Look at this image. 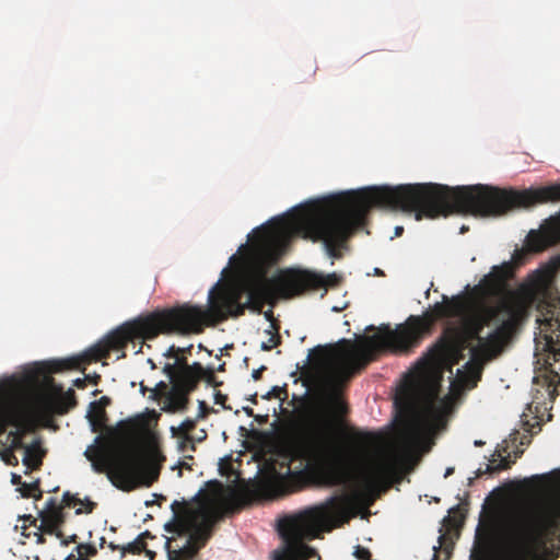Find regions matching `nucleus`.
I'll return each instance as SVG.
<instances>
[{
  "label": "nucleus",
  "instance_id": "nucleus-59",
  "mask_svg": "<svg viewBox=\"0 0 560 560\" xmlns=\"http://www.w3.org/2000/svg\"><path fill=\"white\" fill-rule=\"evenodd\" d=\"M13 459L9 462L11 465H18V458L15 456H12Z\"/></svg>",
  "mask_w": 560,
  "mask_h": 560
},
{
  "label": "nucleus",
  "instance_id": "nucleus-42",
  "mask_svg": "<svg viewBox=\"0 0 560 560\" xmlns=\"http://www.w3.org/2000/svg\"><path fill=\"white\" fill-rule=\"evenodd\" d=\"M11 482H12V485L18 486V488H19V487H22L24 481H22V477L20 475L12 474Z\"/></svg>",
  "mask_w": 560,
  "mask_h": 560
},
{
  "label": "nucleus",
  "instance_id": "nucleus-22",
  "mask_svg": "<svg viewBox=\"0 0 560 560\" xmlns=\"http://www.w3.org/2000/svg\"><path fill=\"white\" fill-rule=\"evenodd\" d=\"M523 454V451L521 450H517L514 452V458H517L520 457L521 455ZM510 453H508V446L504 447L501 451H498V457H500V459H497V458H492L490 459V463L486 466V470L485 472H488V474H494V472H498L500 470H503V469H508L511 467V465L514 463L515 459L511 460L510 459Z\"/></svg>",
  "mask_w": 560,
  "mask_h": 560
},
{
  "label": "nucleus",
  "instance_id": "nucleus-18",
  "mask_svg": "<svg viewBox=\"0 0 560 560\" xmlns=\"http://www.w3.org/2000/svg\"><path fill=\"white\" fill-rule=\"evenodd\" d=\"M395 474V464L387 457L374 459L357 477V486L363 492L375 490Z\"/></svg>",
  "mask_w": 560,
  "mask_h": 560
},
{
  "label": "nucleus",
  "instance_id": "nucleus-26",
  "mask_svg": "<svg viewBox=\"0 0 560 560\" xmlns=\"http://www.w3.org/2000/svg\"><path fill=\"white\" fill-rule=\"evenodd\" d=\"M353 442L362 450L373 447L377 441V436L372 432L355 431L351 435Z\"/></svg>",
  "mask_w": 560,
  "mask_h": 560
},
{
  "label": "nucleus",
  "instance_id": "nucleus-57",
  "mask_svg": "<svg viewBox=\"0 0 560 560\" xmlns=\"http://www.w3.org/2000/svg\"><path fill=\"white\" fill-rule=\"evenodd\" d=\"M109 548H110L112 550H116V549L121 550V546H116V545H114L113 542H110V544H109Z\"/></svg>",
  "mask_w": 560,
  "mask_h": 560
},
{
  "label": "nucleus",
  "instance_id": "nucleus-24",
  "mask_svg": "<svg viewBox=\"0 0 560 560\" xmlns=\"http://www.w3.org/2000/svg\"><path fill=\"white\" fill-rule=\"evenodd\" d=\"M100 402H91L88 411V419L93 432H98L106 425L107 415Z\"/></svg>",
  "mask_w": 560,
  "mask_h": 560
},
{
  "label": "nucleus",
  "instance_id": "nucleus-29",
  "mask_svg": "<svg viewBox=\"0 0 560 560\" xmlns=\"http://www.w3.org/2000/svg\"><path fill=\"white\" fill-rule=\"evenodd\" d=\"M75 551L78 556L71 553L65 560H88L89 557H94L97 553L95 546L90 544H79Z\"/></svg>",
  "mask_w": 560,
  "mask_h": 560
},
{
  "label": "nucleus",
  "instance_id": "nucleus-3",
  "mask_svg": "<svg viewBox=\"0 0 560 560\" xmlns=\"http://www.w3.org/2000/svg\"><path fill=\"white\" fill-rule=\"evenodd\" d=\"M472 302L467 306L460 328H446L443 336L430 349L429 358L432 364H457L464 358L463 352L471 347H481L488 342L495 332L492 330L487 337L481 332L485 327L500 322L497 328L510 323L509 341L527 320L530 310L537 300V292L533 285L522 284L515 291H509L502 300L491 304L485 299L472 295Z\"/></svg>",
  "mask_w": 560,
  "mask_h": 560
},
{
  "label": "nucleus",
  "instance_id": "nucleus-51",
  "mask_svg": "<svg viewBox=\"0 0 560 560\" xmlns=\"http://www.w3.org/2000/svg\"><path fill=\"white\" fill-rule=\"evenodd\" d=\"M179 448L182 452H185L187 450H190V443L183 444V440L179 443Z\"/></svg>",
  "mask_w": 560,
  "mask_h": 560
},
{
  "label": "nucleus",
  "instance_id": "nucleus-30",
  "mask_svg": "<svg viewBox=\"0 0 560 560\" xmlns=\"http://www.w3.org/2000/svg\"><path fill=\"white\" fill-rule=\"evenodd\" d=\"M171 387L164 381L159 382L153 388L150 389V398L153 400H159L161 398H166L170 393Z\"/></svg>",
  "mask_w": 560,
  "mask_h": 560
},
{
  "label": "nucleus",
  "instance_id": "nucleus-13",
  "mask_svg": "<svg viewBox=\"0 0 560 560\" xmlns=\"http://www.w3.org/2000/svg\"><path fill=\"white\" fill-rule=\"evenodd\" d=\"M514 266L505 261L499 266H493L490 273L486 275L480 282L471 290L472 295L488 301L489 298L503 296L510 291L506 289V281L513 277Z\"/></svg>",
  "mask_w": 560,
  "mask_h": 560
},
{
  "label": "nucleus",
  "instance_id": "nucleus-54",
  "mask_svg": "<svg viewBox=\"0 0 560 560\" xmlns=\"http://www.w3.org/2000/svg\"><path fill=\"white\" fill-rule=\"evenodd\" d=\"M151 388H148L147 386L143 385V383H140V390L142 394H145L147 390L150 392Z\"/></svg>",
  "mask_w": 560,
  "mask_h": 560
},
{
  "label": "nucleus",
  "instance_id": "nucleus-23",
  "mask_svg": "<svg viewBox=\"0 0 560 560\" xmlns=\"http://www.w3.org/2000/svg\"><path fill=\"white\" fill-rule=\"evenodd\" d=\"M174 364H176V368L179 370L178 378H185L187 376V380H198L202 371V364L199 362L188 364L186 355L178 354L175 358Z\"/></svg>",
  "mask_w": 560,
  "mask_h": 560
},
{
  "label": "nucleus",
  "instance_id": "nucleus-32",
  "mask_svg": "<svg viewBox=\"0 0 560 560\" xmlns=\"http://www.w3.org/2000/svg\"><path fill=\"white\" fill-rule=\"evenodd\" d=\"M288 397L287 386H273L270 392H268L262 398L271 399V398H280L285 399Z\"/></svg>",
  "mask_w": 560,
  "mask_h": 560
},
{
  "label": "nucleus",
  "instance_id": "nucleus-25",
  "mask_svg": "<svg viewBox=\"0 0 560 560\" xmlns=\"http://www.w3.org/2000/svg\"><path fill=\"white\" fill-rule=\"evenodd\" d=\"M197 421H198L197 418L196 419L187 418L179 424V427L171 428V431L174 436H179L183 439V444L190 443V451H195L194 439H192L191 432L196 429Z\"/></svg>",
  "mask_w": 560,
  "mask_h": 560
},
{
  "label": "nucleus",
  "instance_id": "nucleus-50",
  "mask_svg": "<svg viewBox=\"0 0 560 560\" xmlns=\"http://www.w3.org/2000/svg\"><path fill=\"white\" fill-rule=\"evenodd\" d=\"M88 377H89L88 381H91L95 385L98 383V381L101 378V376L97 374H95L94 376H88Z\"/></svg>",
  "mask_w": 560,
  "mask_h": 560
},
{
  "label": "nucleus",
  "instance_id": "nucleus-37",
  "mask_svg": "<svg viewBox=\"0 0 560 560\" xmlns=\"http://www.w3.org/2000/svg\"><path fill=\"white\" fill-rule=\"evenodd\" d=\"M198 407H199V411L197 415L198 420L205 419L212 411V408H210L203 400H199Z\"/></svg>",
  "mask_w": 560,
  "mask_h": 560
},
{
  "label": "nucleus",
  "instance_id": "nucleus-64",
  "mask_svg": "<svg viewBox=\"0 0 560 560\" xmlns=\"http://www.w3.org/2000/svg\"><path fill=\"white\" fill-rule=\"evenodd\" d=\"M250 400H252L254 404H256V402H257V400H256V395H254L253 397H250Z\"/></svg>",
  "mask_w": 560,
  "mask_h": 560
},
{
  "label": "nucleus",
  "instance_id": "nucleus-2",
  "mask_svg": "<svg viewBox=\"0 0 560 560\" xmlns=\"http://www.w3.org/2000/svg\"><path fill=\"white\" fill-rule=\"evenodd\" d=\"M472 296L458 294L443 296L423 317L411 315L405 324L392 329L382 326L377 334L365 336L358 345L343 339L340 350L317 346L311 350L308 359L300 370L304 387L318 389L329 409L328 417H319L312 410H303L291 438V446L298 457L316 466L327 486H339L346 481L340 469L343 460V447L339 440L335 419L348 412L347 404L340 395L342 382L355 372L364 369L383 351L404 353L417 347L424 331L439 319L465 315Z\"/></svg>",
  "mask_w": 560,
  "mask_h": 560
},
{
  "label": "nucleus",
  "instance_id": "nucleus-63",
  "mask_svg": "<svg viewBox=\"0 0 560 560\" xmlns=\"http://www.w3.org/2000/svg\"><path fill=\"white\" fill-rule=\"evenodd\" d=\"M224 365H225L224 363L219 365L218 371H224Z\"/></svg>",
  "mask_w": 560,
  "mask_h": 560
},
{
  "label": "nucleus",
  "instance_id": "nucleus-17",
  "mask_svg": "<svg viewBox=\"0 0 560 560\" xmlns=\"http://www.w3.org/2000/svg\"><path fill=\"white\" fill-rule=\"evenodd\" d=\"M38 517L40 518V524H37V518L32 515H23L20 518L25 523L27 522L28 527H34L48 535H55L57 538L62 537L60 527L65 524L66 516L63 506L58 503L57 499L49 498L46 501L45 509L39 511Z\"/></svg>",
  "mask_w": 560,
  "mask_h": 560
},
{
  "label": "nucleus",
  "instance_id": "nucleus-55",
  "mask_svg": "<svg viewBox=\"0 0 560 560\" xmlns=\"http://www.w3.org/2000/svg\"><path fill=\"white\" fill-rule=\"evenodd\" d=\"M453 472H454V468H453V467H448V468L446 469V471H445V475H444V476H445V477H448V476H451Z\"/></svg>",
  "mask_w": 560,
  "mask_h": 560
},
{
  "label": "nucleus",
  "instance_id": "nucleus-16",
  "mask_svg": "<svg viewBox=\"0 0 560 560\" xmlns=\"http://www.w3.org/2000/svg\"><path fill=\"white\" fill-rule=\"evenodd\" d=\"M75 406V393L69 388L59 396L38 395L33 399L31 408L38 419L49 421L54 415H65Z\"/></svg>",
  "mask_w": 560,
  "mask_h": 560
},
{
  "label": "nucleus",
  "instance_id": "nucleus-27",
  "mask_svg": "<svg viewBox=\"0 0 560 560\" xmlns=\"http://www.w3.org/2000/svg\"><path fill=\"white\" fill-rule=\"evenodd\" d=\"M18 491L21 493L23 498H34L35 500H40L43 497V491L40 490V480L36 479L33 482H23L22 487L18 488Z\"/></svg>",
  "mask_w": 560,
  "mask_h": 560
},
{
  "label": "nucleus",
  "instance_id": "nucleus-28",
  "mask_svg": "<svg viewBox=\"0 0 560 560\" xmlns=\"http://www.w3.org/2000/svg\"><path fill=\"white\" fill-rule=\"evenodd\" d=\"M269 335L268 341L261 343V350L270 351L281 343V336L279 335V325L276 323L271 324V328L266 330Z\"/></svg>",
  "mask_w": 560,
  "mask_h": 560
},
{
  "label": "nucleus",
  "instance_id": "nucleus-46",
  "mask_svg": "<svg viewBox=\"0 0 560 560\" xmlns=\"http://www.w3.org/2000/svg\"><path fill=\"white\" fill-rule=\"evenodd\" d=\"M451 512H453V513L455 514L454 518H456V517H457V514H458V515H459V518H460V520H459V523H460V522H463L464 515H463V514H460V508H459V505H457V506L453 508V509L451 510Z\"/></svg>",
  "mask_w": 560,
  "mask_h": 560
},
{
  "label": "nucleus",
  "instance_id": "nucleus-7",
  "mask_svg": "<svg viewBox=\"0 0 560 560\" xmlns=\"http://www.w3.org/2000/svg\"><path fill=\"white\" fill-rule=\"evenodd\" d=\"M171 509L173 520L165 524V530L185 537V542L173 548L175 539L166 540L168 560H192L211 537L215 513L186 501H174Z\"/></svg>",
  "mask_w": 560,
  "mask_h": 560
},
{
  "label": "nucleus",
  "instance_id": "nucleus-1",
  "mask_svg": "<svg viewBox=\"0 0 560 560\" xmlns=\"http://www.w3.org/2000/svg\"><path fill=\"white\" fill-rule=\"evenodd\" d=\"M373 207L415 212L418 221L453 213L500 217L516 209L511 189L482 184L456 187L435 183L374 186L331 196L254 230V240L243 258L244 287L249 291L250 302L262 307L275 296L288 299L306 290L339 285L342 277L335 272L290 271L269 278L268 271L285 254L293 235L314 243L322 242L329 257L340 258V249L364 225Z\"/></svg>",
  "mask_w": 560,
  "mask_h": 560
},
{
  "label": "nucleus",
  "instance_id": "nucleus-60",
  "mask_svg": "<svg viewBox=\"0 0 560 560\" xmlns=\"http://www.w3.org/2000/svg\"><path fill=\"white\" fill-rule=\"evenodd\" d=\"M13 459L9 462L11 465H18V458L15 456H12Z\"/></svg>",
  "mask_w": 560,
  "mask_h": 560
},
{
  "label": "nucleus",
  "instance_id": "nucleus-9",
  "mask_svg": "<svg viewBox=\"0 0 560 560\" xmlns=\"http://www.w3.org/2000/svg\"><path fill=\"white\" fill-rule=\"evenodd\" d=\"M511 189L516 209L528 208L538 203L560 201V184L528 188L523 190ZM528 243L533 250L541 252L547 247L560 243V212L550 217L540 232H530ZM560 264V256L553 259V268Z\"/></svg>",
  "mask_w": 560,
  "mask_h": 560
},
{
  "label": "nucleus",
  "instance_id": "nucleus-48",
  "mask_svg": "<svg viewBox=\"0 0 560 560\" xmlns=\"http://www.w3.org/2000/svg\"><path fill=\"white\" fill-rule=\"evenodd\" d=\"M94 506H95L94 502L86 500L85 512L91 513L93 511Z\"/></svg>",
  "mask_w": 560,
  "mask_h": 560
},
{
  "label": "nucleus",
  "instance_id": "nucleus-49",
  "mask_svg": "<svg viewBox=\"0 0 560 560\" xmlns=\"http://www.w3.org/2000/svg\"><path fill=\"white\" fill-rule=\"evenodd\" d=\"M191 349H192V346H189V347H186V348H179V354L180 355H185L187 353H190Z\"/></svg>",
  "mask_w": 560,
  "mask_h": 560
},
{
  "label": "nucleus",
  "instance_id": "nucleus-5",
  "mask_svg": "<svg viewBox=\"0 0 560 560\" xmlns=\"http://www.w3.org/2000/svg\"><path fill=\"white\" fill-rule=\"evenodd\" d=\"M352 516L351 499L346 494H337L284 518L278 526L283 546L273 552V560H310L314 557L320 560L317 550L305 541L342 526Z\"/></svg>",
  "mask_w": 560,
  "mask_h": 560
},
{
  "label": "nucleus",
  "instance_id": "nucleus-6",
  "mask_svg": "<svg viewBox=\"0 0 560 560\" xmlns=\"http://www.w3.org/2000/svg\"><path fill=\"white\" fill-rule=\"evenodd\" d=\"M143 430L144 423L138 418L121 420L107 431L112 439L124 445L125 453L114 455L105 445H91L84 452L93 470L106 474L108 480L122 491L149 487L159 478V469L154 465H144L138 458L137 442Z\"/></svg>",
  "mask_w": 560,
  "mask_h": 560
},
{
  "label": "nucleus",
  "instance_id": "nucleus-61",
  "mask_svg": "<svg viewBox=\"0 0 560 560\" xmlns=\"http://www.w3.org/2000/svg\"><path fill=\"white\" fill-rule=\"evenodd\" d=\"M148 362L150 363L151 369H155L156 368L155 363L153 362L152 359H149Z\"/></svg>",
  "mask_w": 560,
  "mask_h": 560
},
{
  "label": "nucleus",
  "instance_id": "nucleus-45",
  "mask_svg": "<svg viewBox=\"0 0 560 560\" xmlns=\"http://www.w3.org/2000/svg\"><path fill=\"white\" fill-rule=\"evenodd\" d=\"M94 402H100L101 404L100 406H103V409H105L106 406H108L110 404V399L107 396H103L100 398V400H95Z\"/></svg>",
  "mask_w": 560,
  "mask_h": 560
},
{
  "label": "nucleus",
  "instance_id": "nucleus-10",
  "mask_svg": "<svg viewBox=\"0 0 560 560\" xmlns=\"http://www.w3.org/2000/svg\"><path fill=\"white\" fill-rule=\"evenodd\" d=\"M511 324L508 323L501 328H495V332L491 336L490 340L481 347L470 348V360L464 365L465 373L460 375V380L466 386L472 388L481 378L483 364L497 358L503 348L509 343V331Z\"/></svg>",
  "mask_w": 560,
  "mask_h": 560
},
{
  "label": "nucleus",
  "instance_id": "nucleus-56",
  "mask_svg": "<svg viewBox=\"0 0 560 560\" xmlns=\"http://www.w3.org/2000/svg\"><path fill=\"white\" fill-rule=\"evenodd\" d=\"M518 435H520L518 432H515L514 434L511 435V440H512L513 443H515L517 441Z\"/></svg>",
  "mask_w": 560,
  "mask_h": 560
},
{
  "label": "nucleus",
  "instance_id": "nucleus-19",
  "mask_svg": "<svg viewBox=\"0 0 560 560\" xmlns=\"http://www.w3.org/2000/svg\"><path fill=\"white\" fill-rule=\"evenodd\" d=\"M198 386V380L177 378L172 383L170 393L167 394L162 410L165 412H177L187 409L189 395Z\"/></svg>",
  "mask_w": 560,
  "mask_h": 560
},
{
  "label": "nucleus",
  "instance_id": "nucleus-21",
  "mask_svg": "<svg viewBox=\"0 0 560 560\" xmlns=\"http://www.w3.org/2000/svg\"><path fill=\"white\" fill-rule=\"evenodd\" d=\"M153 539V536L149 530L141 533L133 541L121 546L122 556L126 553L140 555L141 552H145V555L152 560L155 556V552L149 550L147 548V539Z\"/></svg>",
  "mask_w": 560,
  "mask_h": 560
},
{
  "label": "nucleus",
  "instance_id": "nucleus-34",
  "mask_svg": "<svg viewBox=\"0 0 560 560\" xmlns=\"http://www.w3.org/2000/svg\"><path fill=\"white\" fill-rule=\"evenodd\" d=\"M28 524L26 525L25 523L22 525V529H23V535L26 536V537H31L32 535L36 537V544L38 545H43L46 542V538L44 537V534L45 533H42L40 530L36 529L34 533H26V530L28 529Z\"/></svg>",
  "mask_w": 560,
  "mask_h": 560
},
{
  "label": "nucleus",
  "instance_id": "nucleus-44",
  "mask_svg": "<svg viewBox=\"0 0 560 560\" xmlns=\"http://www.w3.org/2000/svg\"><path fill=\"white\" fill-rule=\"evenodd\" d=\"M195 442H202L207 439V432L205 430H200L196 436H192Z\"/></svg>",
  "mask_w": 560,
  "mask_h": 560
},
{
  "label": "nucleus",
  "instance_id": "nucleus-8",
  "mask_svg": "<svg viewBox=\"0 0 560 560\" xmlns=\"http://www.w3.org/2000/svg\"><path fill=\"white\" fill-rule=\"evenodd\" d=\"M560 306V296L548 294L544 301L537 305V310H546V315L537 318L540 331L535 337V372L534 383L542 380V385L547 386L551 395L560 384V375L552 369L553 362L560 361V335L553 334L560 328V318L555 317V310Z\"/></svg>",
  "mask_w": 560,
  "mask_h": 560
},
{
  "label": "nucleus",
  "instance_id": "nucleus-52",
  "mask_svg": "<svg viewBox=\"0 0 560 560\" xmlns=\"http://www.w3.org/2000/svg\"><path fill=\"white\" fill-rule=\"evenodd\" d=\"M402 232H404V228L402 226H397L395 229L396 236H400Z\"/></svg>",
  "mask_w": 560,
  "mask_h": 560
},
{
  "label": "nucleus",
  "instance_id": "nucleus-12",
  "mask_svg": "<svg viewBox=\"0 0 560 560\" xmlns=\"http://www.w3.org/2000/svg\"><path fill=\"white\" fill-rule=\"evenodd\" d=\"M395 405L408 415H416L423 409L427 412H434V405L429 393L420 380L415 376L409 377L398 389Z\"/></svg>",
  "mask_w": 560,
  "mask_h": 560
},
{
  "label": "nucleus",
  "instance_id": "nucleus-15",
  "mask_svg": "<svg viewBox=\"0 0 560 560\" xmlns=\"http://www.w3.org/2000/svg\"><path fill=\"white\" fill-rule=\"evenodd\" d=\"M109 354L110 352L108 348L106 347L105 342L102 341L91 347L82 354L45 362L43 366L36 371V374H54L67 370L80 369L82 364H89L91 362H96L102 359H107Z\"/></svg>",
  "mask_w": 560,
  "mask_h": 560
},
{
  "label": "nucleus",
  "instance_id": "nucleus-4",
  "mask_svg": "<svg viewBox=\"0 0 560 560\" xmlns=\"http://www.w3.org/2000/svg\"><path fill=\"white\" fill-rule=\"evenodd\" d=\"M247 293L249 291L245 288ZM243 292L230 284L217 282L209 291L208 307L182 304L172 308L151 313L147 316L151 326V336L200 334L209 325H215L229 317H240L246 308L260 311L257 304L248 299L242 303Z\"/></svg>",
  "mask_w": 560,
  "mask_h": 560
},
{
  "label": "nucleus",
  "instance_id": "nucleus-31",
  "mask_svg": "<svg viewBox=\"0 0 560 560\" xmlns=\"http://www.w3.org/2000/svg\"><path fill=\"white\" fill-rule=\"evenodd\" d=\"M203 380L207 382V384L213 386V387H218L220 386L222 383L221 382H218L217 377H215V374H214V370L211 369V368H203L202 366V371L200 372V376H198V383Z\"/></svg>",
  "mask_w": 560,
  "mask_h": 560
},
{
  "label": "nucleus",
  "instance_id": "nucleus-35",
  "mask_svg": "<svg viewBox=\"0 0 560 560\" xmlns=\"http://www.w3.org/2000/svg\"><path fill=\"white\" fill-rule=\"evenodd\" d=\"M353 556L359 560H372L371 551L360 545L354 548Z\"/></svg>",
  "mask_w": 560,
  "mask_h": 560
},
{
  "label": "nucleus",
  "instance_id": "nucleus-36",
  "mask_svg": "<svg viewBox=\"0 0 560 560\" xmlns=\"http://www.w3.org/2000/svg\"><path fill=\"white\" fill-rule=\"evenodd\" d=\"M62 503L65 506L72 508L77 504H82L83 502L77 498L75 495L71 494L70 492H65L62 497Z\"/></svg>",
  "mask_w": 560,
  "mask_h": 560
},
{
  "label": "nucleus",
  "instance_id": "nucleus-41",
  "mask_svg": "<svg viewBox=\"0 0 560 560\" xmlns=\"http://www.w3.org/2000/svg\"><path fill=\"white\" fill-rule=\"evenodd\" d=\"M266 370V366L262 365L260 366L259 369H256L253 371L252 373V377L255 380V381H259L261 378V374L262 372Z\"/></svg>",
  "mask_w": 560,
  "mask_h": 560
},
{
  "label": "nucleus",
  "instance_id": "nucleus-47",
  "mask_svg": "<svg viewBox=\"0 0 560 560\" xmlns=\"http://www.w3.org/2000/svg\"><path fill=\"white\" fill-rule=\"evenodd\" d=\"M530 443V438L526 434H523L520 440L521 445H528Z\"/></svg>",
  "mask_w": 560,
  "mask_h": 560
},
{
  "label": "nucleus",
  "instance_id": "nucleus-62",
  "mask_svg": "<svg viewBox=\"0 0 560 560\" xmlns=\"http://www.w3.org/2000/svg\"><path fill=\"white\" fill-rule=\"evenodd\" d=\"M445 539V536L444 535H441L439 537V542H440V547L443 545V540Z\"/></svg>",
  "mask_w": 560,
  "mask_h": 560
},
{
  "label": "nucleus",
  "instance_id": "nucleus-33",
  "mask_svg": "<svg viewBox=\"0 0 560 560\" xmlns=\"http://www.w3.org/2000/svg\"><path fill=\"white\" fill-rule=\"evenodd\" d=\"M163 373L170 378L171 384L175 382V380L179 376V370L176 368L174 363H166L163 366Z\"/></svg>",
  "mask_w": 560,
  "mask_h": 560
},
{
  "label": "nucleus",
  "instance_id": "nucleus-39",
  "mask_svg": "<svg viewBox=\"0 0 560 560\" xmlns=\"http://www.w3.org/2000/svg\"><path fill=\"white\" fill-rule=\"evenodd\" d=\"M179 354V347H175L174 345L171 346L166 352L164 353V357L171 359V358H176L177 355Z\"/></svg>",
  "mask_w": 560,
  "mask_h": 560
},
{
  "label": "nucleus",
  "instance_id": "nucleus-40",
  "mask_svg": "<svg viewBox=\"0 0 560 560\" xmlns=\"http://www.w3.org/2000/svg\"><path fill=\"white\" fill-rule=\"evenodd\" d=\"M60 539H61V545L62 546H68L71 542H75L77 539H78V536L75 534H73V535H71L69 537H63L62 536Z\"/></svg>",
  "mask_w": 560,
  "mask_h": 560
},
{
  "label": "nucleus",
  "instance_id": "nucleus-14",
  "mask_svg": "<svg viewBox=\"0 0 560 560\" xmlns=\"http://www.w3.org/2000/svg\"><path fill=\"white\" fill-rule=\"evenodd\" d=\"M9 425L16 428V430L10 431L8 434L11 448H25L26 445L23 442V438L28 429L23 422L21 415L11 405L7 388L0 387V436L7 431Z\"/></svg>",
  "mask_w": 560,
  "mask_h": 560
},
{
  "label": "nucleus",
  "instance_id": "nucleus-11",
  "mask_svg": "<svg viewBox=\"0 0 560 560\" xmlns=\"http://www.w3.org/2000/svg\"><path fill=\"white\" fill-rule=\"evenodd\" d=\"M150 339H153V336H151V326L145 316L121 325L108 334L104 342L112 352L122 350L130 342L133 346L139 345V349H141L143 341ZM139 351L137 350V352Z\"/></svg>",
  "mask_w": 560,
  "mask_h": 560
},
{
  "label": "nucleus",
  "instance_id": "nucleus-20",
  "mask_svg": "<svg viewBox=\"0 0 560 560\" xmlns=\"http://www.w3.org/2000/svg\"><path fill=\"white\" fill-rule=\"evenodd\" d=\"M24 451L22 463L26 467L24 474L28 475L31 471L38 470L40 468L46 452L40 447L39 440H36L31 445L25 446Z\"/></svg>",
  "mask_w": 560,
  "mask_h": 560
},
{
  "label": "nucleus",
  "instance_id": "nucleus-53",
  "mask_svg": "<svg viewBox=\"0 0 560 560\" xmlns=\"http://www.w3.org/2000/svg\"><path fill=\"white\" fill-rule=\"evenodd\" d=\"M244 411H245V412L247 413V416H249V417L254 416V411H253V409H252V408H249V407H245V408H244Z\"/></svg>",
  "mask_w": 560,
  "mask_h": 560
},
{
  "label": "nucleus",
  "instance_id": "nucleus-58",
  "mask_svg": "<svg viewBox=\"0 0 560 560\" xmlns=\"http://www.w3.org/2000/svg\"><path fill=\"white\" fill-rule=\"evenodd\" d=\"M537 273H538V276H539V280H538V281H541V282H542V281H545V277H546V275H545V273H542V272H540V271H537Z\"/></svg>",
  "mask_w": 560,
  "mask_h": 560
},
{
  "label": "nucleus",
  "instance_id": "nucleus-38",
  "mask_svg": "<svg viewBox=\"0 0 560 560\" xmlns=\"http://www.w3.org/2000/svg\"><path fill=\"white\" fill-rule=\"evenodd\" d=\"M228 400V396L225 394H222L220 390H217L214 393V402L217 405H221L223 406V408H226L225 407V401Z\"/></svg>",
  "mask_w": 560,
  "mask_h": 560
},
{
  "label": "nucleus",
  "instance_id": "nucleus-43",
  "mask_svg": "<svg viewBox=\"0 0 560 560\" xmlns=\"http://www.w3.org/2000/svg\"><path fill=\"white\" fill-rule=\"evenodd\" d=\"M88 378L89 377H84V378H77L73 381V385L77 387V388H80V389H83L86 385V382H88Z\"/></svg>",
  "mask_w": 560,
  "mask_h": 560
}]
</instances>
